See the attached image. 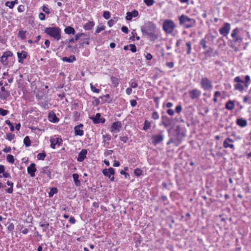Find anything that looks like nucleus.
<instances>
[{"mask_svg":"<svg viewBox=\"0 0 251 251\" xmlns=\"http://www.w3.org/2000/svg\"><path fill=\"white\" fill-rule=\"evenodd\" d=\"M141 30L143 34L149 36L151 40L157 39L158 37L155 34L156 26L153 23L150 21L145 22L141 26Z\"/></svg>","mask_w":251,"mask_h":251,"instance_id":"1","label":"nucleus"},{"mask_svg":"<svg viewBox=\"0 0 251 251\" xmlns=\"http://www.w3.org/2000/svg\"><path fill=\"white\" fill-rule=\"evenodd\" d=\"M240 31V29L238 27L234 29L231 33L232 39H229L228 41L229 47L235 51L239 50L238 48L243 42V38L238 35Z\"/></svg>","mask_w":251,"mask_h":251,"instance_id":"2","label":"nucleus"},{"mask_svg":"<svg viewBox=\"0 0 251 251\" xmlns=\"http://www.w3.org/2000/svg\"><path fill=\"white\" fill-rule=\"evenodd\" d=\"M172 137L175 142V146L177 147L180 145L185 134L181 131L179 126H177L175 129V133L171 134Z\"/></svg>","mask_w":251,"mask_h":251,"instance_id":"3","label":"nucleus"},{"mask_svg":"<svg viewBox=\"0 0 251 251\" xmlns=\"http://www.w3.org/2000/svg\"><path fill=\"white\" fill-rule=\"evenodd\" d=\"M44 32L57 41L61 39V29L58 27H46L44 29Z\"/></svg>","mask_w":251,"mask_h":251,"instance_id":"4","label":"nucleus"},{"mask_svg":"<svg viewBox=\"0 0 251 251\" xmlns=\"http://www.w3.org/2000/svg\"><path fill=\"white\" fill-rule=\"evenodd\" d=\"M179 20L180 24L184 25L187 28L194 26L196 24V21L194 19L190 18L184 15L180 16Z\"/></svg>","mask_w":251,"mask_h":251,"instance_id":"5","label":"nucleus"},{"mask_svg":"<svg viewBox=\"0 0 251 251\" xmlns=\"http://www.w3.org/2000/svg\"><path fill=\"white\" fill-rule=\"evenodd\" d=\"M163 29L167 34L173 32L176 25L175 23L171 20H165L163 23Z\"/></svg>","mask_w":251,"mask_h":251,"instance_id":"6","label":"nucleus"},{"mask_svg":"<svg viewBox=\"0 0 251 251\" xmlns=\"http://www.w3.org/2000/svg\"><path fill=\"white\" fill-rule=\"evenodd\" d=\"M201 87L204 91H210L213 87L212 82L207 77H202L201 80Z\"/></svg>","mask_w":251,"mask_h":251,"instance_id":"7","label":"nucleus"},{"mask_svg":"<svg viewBox=\"0 0 251 251\" xmlns=\"http://www.w3.org/2000/svg\"><path fill=\"white\" fill-rule=\"evenodd\" d=\"M102 173L104 176L108 177L111 181H114L115 170L113 168L110 167L108 169H104L102 170Z\"/></svg>","mask_w":251,"mask_h":251,"instance_id":"8","label":"nucleus"},{"mask_svg":"<svg viewBox=\"0 0 251 251\" xmlns=\"http://www.w3.org/2000/svg\"><path fill=\"white\" fill-rule=\"evenodd\" d=\"M234 81L236 82V83L234 85L235 90H238L240 92L243 91L244 89L243 85L244 81L241 79L240 76H236L234 78Z\"/></svg>","mask_w":251,"mask_h":251,"instance_id":"9","label":"nucleus"},{"mask_svg":"<svg viewBox=\"0 0 251 251\" xmlns=\"http://www.w3.org/2000/svg\"><path fill=\"white\" fill-rule=\"evenodd\" d=\"M230 29V25L228 23H225L223 26L219 29V32L221 35L226 36L228 34Z\"/></svg>","mask_w":251,"mask_h":251,"instance_id":"10","label":"nucleus"},{"mask_svg":"<svg viewBox=\"0 0 251 251\" xmlns=\"http://www.w3.org/2000/svg\"><path fill=\"white\" fill-rule=\"evenodd\" d=\"M172 119L167 116L161 117V122L160 125H163L166 128L172 126Z\"/></svg>","mask_w":251,"mask_h":251,"instance_id":"11","label":"nucleus"},{"mask_svg":"<svg viewBox=\"0 0 251 251\" xmlns=\"http://www.w3.org/2000/svg\"><path fill=\"white\" fill-rule=\"evenodd\" d=\"M189 94L192 100L199 99L201 95V92L198 89H194L189 91Z\"/></svg>","mask_w":251,"mask_h":251,"instance_id":"12","label":"nucleus"},{"mask_svg":"<svg viewBox=\"0 0 251 251\" xmlns=\"http://www.w3.org/2000/svg\"><path fill=\"white\" fill-rule=\"evenodd\" d=\"M152 139V143L156 145L163 141L164 138V135L160 133L156 135H153L151 136Z\"/></svg>","mask_w":251,"mask_h":251,"instance_id":"13","label":"nucleus"},{"mask_svg":"<svg viewBox=\"0 0 251 251\" xmlns=\"http://www.w3.org/2000/svg\"><path fill=\"white\" fill-rule=\"evenodd\" d=\"M50 147L52 149H55V146L58 145L60 146L62 144V140L60 138H53L50 137Z\"/></svg>","mask_w":251,"mask_h":251,"instance_id":"14","label":"nucleus"},{"mask_svg":"<svg viewBox=\"0 0 251 251\" xmlns=\"http://www.w3.org/2000/svg\"><path fill=\"white\" fill-rule=\"evenodd\" d=\"M36 165L35 163H31L27 168L28 174L31 177L35 176V173L36 171Z\"/></svg>","mask_w":251,"mask_h":251,"instance_id":"15","label":"nucleus"},{"mask_svg":"<svg viewBox=\"0 0 251 251\" xmlns=\"http://www.w3.org/2000/svg\"><path fill=\"white\" fill-rule=\"evenodd\" d=\"M27 52L24 50H23L21 52H18L17 56L18 58L19 63L23 64L24 63V59L27 57Z\"/></svg>","mask_w":251,"mask_h":251,"instance_id":"16","label":"nucleus"},{"mask_svg":"<svg viewBox=\"0 0 251 251\" xmlns=\"http://www.w3.org/2000/svg\"><path fill=\"white\" fill-rule=\"evenodd\" d=\"M122 124L121 122L117 121L114 122L112 124L111 126V132H115L116 131L117 132L120 131V128L122 127Z\"/></svg>","mask_w":251,"mask_h":251,"instance_id":"17","label":"nucleus"},{"mask_svg":"<svg viewBox=\"0 0 251 251\" xmlns=\"http://www.w3.org/2000/svg\"><path fill=\"white\" fill-rule=\"evenodd\" d=\"M87 154V151L86 149L82 150L78 153V157L77 158V160L78 162L83 161L85 159V158H86Z\"/></svg>","mask_w":251,"mask_h":251,"instance_id":"18","label":"nucleus"},{"mask_svg":"<svg viewBox=\"0 0 251 251\" xmlns=\"http://www.w3.org/2000/svg\"><path fill=\"white\" fill-rule=\"evenodd\" d=\"M49 120L53 123H57L59 121L58 118L57 117L56 114L52 111H50L48 116Z\"/></svg>","mask_w":251,"mask_h":251,"instance_id":"19","label":"nucleus"},{"mask_svg":"<svg viewBox=\"0 0 251 251\" xmlns=\"http://www.w3.org/2000/svg\"><path fill=\"white\" fill-rule=\"evenodd\" d=\"M236 124L241 127H245L247 126L248 123L246 120L239 118L236 120Z\"/></svg>","mask_w":251,"mask_h":251,"instance_id":"20","label":"nucleus"},{"mask_svg":"<svg viewBox=\"0 0 251 251\" xmlns=\"http://www.w3.org/2000/svg\"><path fill=\"white\" fill-rule=\"evenodd\" d=\"M233 142V140L232 139H231L230 138H227L225 139V140L224 141V142L223 143V147L225 148H230L231 149H233L234 145L232 144H229V142Z\"/></svg>","mask_w":251,"mask_h":251,"instance_id":"21","label":"nucleus"},{"mask_svg":"<svg viewBox=\"0 0 251 251\" xmlns=\"http://www.w3.org/2000/svg\"><path fill=\"white\" fill-rule=\"evenodd\" d=\"M62 60L64 62H67L68 63H72L74 61L76 60V57L75 55H70L69 57H63L62 58Z\"/></svg>","mask_w":251,"mask_h":251,"instance_id":"22","label":"nucleus"},{"mask_svg":"<svg viewBox=\"0 0 251 251\" xmlns=\"http://www.w3.org/2000/svg\"><path fill=\"white\" fill-rule=\"evenodd\" d=\"M234 101L233 100H229L226 102L225 104V108L228 110H231L234 108Z\"/></svg>","mask_w":251,"mask_h":251,"instance_id":"23","label":"nucleus"},{"mask_svg":"<svg viewBox=\"0 0 251 251\" xmlns=\"http://www.w3.org/2000/svg\"><path fill=\"white\" fill-rule=\"evenodd\" d=\"M74 182L76 186H80L81 185L80 181L79 180V175L77 174H73L72 175Z\"/></svg>","mask_w":251,"mask_h":251,"instance_id":"24","label":"nucleus"},{"mask_svg":"<svg viewBox=\"0 0 251 251\" xmlns=\"http://www.w3.org/2000/svg\"><path fill=\"white\" fill-rule=\"evenodd\" d=\"M64 32H65L66 34L69 35L75 34V29L73 27L70 26H67L64 29Z\"/></svg>","mask_w":251,"mask_h":251,"instance_id":"25","label":"nucleus"},{"mask_svg":"<svg viewBox=\"0 0 251 251\" xmlns=\"http://www.w3.org/2000/svg\"><path fill=\"white\" fill-rule=\"evenodd\" d=\"M100 98L102 100L103 102H107L110 103L112 101V99H111V97L109 94H106L105 95L100 96Z\"/></svg>","mask_w":251,"mask_h":251,"instance_id":"26","label":"nucleus"},{"mask_svg":"<svg viewBox=\"0 0 251 251\" xmlns=\"http://www.w3.org/2000/svg\"><path fill=\"white\" fill-rule=\"evenodd\" d=\"M101 115L100 113H98L96 114L95 116L91 117V119L93 121L94 124H99Z\"/></svg>","mask_w":251,"mask_h":251,"instance_id":"27","label":"nucleus"},{"mask_svg":"<svg viewBox=\"0 0 251 251\" xmlns=\"http://www.w3.org/2000/svg\"><path fill=\"white\" fill-rule=\"evenodd\" d=\"M42 173L46 174L49 178H51V172L49 169L48 166L44 167L42 168Z\"/></svg>","mask_w":251,"mask_h":251,"instance_id":"28","label":"nucleus"},{"mask_svg":"<svg viewBox=\"0 0 251 251\" xmlns=\"http://www.w3.org/2000/svg\"><path fill=\"white\" fill-rule=\"evenodd\" d=\"M6 184L8 186H9L10 187L6 190V191L7 193L9 194H11L13 193V186L14 183L13 182L10 181L9 180H8L6 182Z\"/></svg>","mask_w":251,"mask_h":251,"instance_id":"29","label":"nucleus"},{"mask_svg":"<svg viewBox=\"0 0 251 251\" xmlns=\"http://www.w3.org/2000/svg\"><path fill=\"white\" fill-rule=\"evenodd\" d=\"M94 26V23L93 22L89 21L86 23L83 26V28L85 30H90Z\"/></svg>","mask_w":251,"mask_h":251,"instance_id":"30","label":"nucleus"},{"mask_svg":"<svg viewBox=\"0 0 251 251\" xmlns=\"http://www.w3.org/2000/svg\"><path fill=\"white\" fill-rule=\"evenodd\" d=\"M10 95V92L9 91H7L4 92H1L0 94V97L1 100H6Z\"/></svg>","mask_w":251,"mask_h":251,"instance_id":"31","label":"nucleus"},{"mask_svg":"<svg viewBox=\"0 0 251 251\" xmlns=\"http://www.w3.org/2000/svg\"><path fill=\"white\" fill-rule=\"evenodd\" d=\"M75 130V135H78V136H82L84 134V132L82 130L80 129V128H79L76 126L74 128Z\"/></svg>","mask_w":251,"mask_h":251,"instance_id":"32","label":"nucleus"},{"mask_svg":"<svg viewBox=\"0 0 251 251\" xmlns=\"http://www.w3.org/2000/svg\"><path fill=\"white\" fill-rule=\"evenodd\" d=\"M24 144L25 147H29L31 145V141L29 139V136H26L24 139Z\"/></svg>","mask_w":251,"mask_h":251,"instance_id":"33","label":"nucleus"},{"mask_svg":"<svg viewBox=\"0 0 251 251\" xmlns=\"http://www.w3.org/2000/svg\"><path fill=\"white\" fill-rule=\"evenodd\" d=\"M26 31L21 30L18 32V37L20 38L21 40H24L25 39V33Z\"/></svg>","mask_w":251,"mask_h":251,"instance_id":"34","label":"nucleus"},{"mask_svg":"<svg viewBox=\"0 0 251 251\" xmlns=\"http://www.w3.org/2000/svg\"><path fill=\"white\" fill-rule=\"evenodd\" d=\"M213 49L211 48V47H209L207 50H206L204 52V54L207 56L208 57H211V56H212V55L211 54V53L213 52ZM214 55H213V56H214Z\"/></svg>","mask_w":251,"mask_h":251,"instance_id":"35","label":"nucleus"},{"mask_svg":"<svg viewBox=\"0 0 251 251\" xmlns=\"http://www.w3.org/2000/svg\"><path fill=\"white\" fill-rule=\"evenodd\" d=\"M58 192L57 189L56 187H52L50 189L49 193V196L52 197L54 194H56Z\"/></svg>","mask_w":251,"mask_h":251,"instance_id":"36","label":"nucleus"},{"mask_svg":"<svg viewBox=\"0 0 251 251\" xmlns=\"http://www.w3.org/2000/svg\"><path fill=\"white\" fill-rule=\"evenodd\" d=\"M150 126H151V122H149L147 120H146L144 124L143 130L146 131L150 127Z\"/></svg>","mask_w":251,"mask_h":251,"instance_id":"37","label":"nucleus"},{"mask_svg":"<svg viewBox=\"0 0 251 251\" xmlns=\"http://www.w3.org/2000/svg\"><path fill=\"white\" fill-rule=\"evenodd\" d=\"M6 159L10 163L13 164L14 162V156L11 154H8L6 157Z\"/></svg>","mask_w":251,"mask_h":251,"instance_id":"38","label":"nucleus"},{"mask_svg":"<svg viewBox=\"0 0 251 251\" xmlns=\"http://www.w3.org/2000/svg\"><path fill=\"white\" fill-rule=\"evenodd\" d=\"M46 156V154L45 151L39 153L37 155V158L39 160H44L45 159V157Z\"/></svg>","mask_w":251,"mask_h":251,"instance_id":"39","label":"nucleus"},{"mask_svg":"<svg viewBox=\"0 0 251 251\" xmlns=\"http://www.w3.org/2000/svg\"><path fill=\"white\" fill-rule=\"evenodd\" d=\"M168 133L169 134L170 139H169V141L167 143V145H168L171 143H173L175 145V142L174 140V139H173V138L172 137L171 133V129L168 130Z\"/></svg>","mask_w":251,"mask_h":251,"instance_id":"40","label":"nucleus"},{"mask_svg":"<svg viewBox=\"0 0 251 251\" xmlns=\"http://www.w3.org/2000/svg\"><path fill=\"white\" fill-rule=\"evenodd\" d=\"M187 48V54H190L191 53V43L190 42H187L186 43Z\"/></svg>","mask_w":251,"mask_h":251,"instance_id":"41","label":"nucleus"},{"mask_svg":"<svg viewBox=\"0 0 251 251\" xmlns=\"http://www.w3.org/2000/svg\"><path fill=\"white\" fill-rule=\"evenodd\" d=\"M5 123L7 125H8L10 127V129L11 131H14L15 129V127L13 125V124L11 123V122L9 120H6L5 121Z\"/></svg>","mask_w":251,"mask_h":251,"instance_id":"42","label":"nucleus"},{"mask_svg":"<svg viewBox=\"0 0 251 251\" xmlns=\"http://www.w3.org/2000/svg\"><path fill=\"white\" fill-rule=\"evenodd\" d=\"M134 175L137 176H140L142 174V171L139 168H136L134 171Z\"/></svg>","mask_w":251,"mask_h":251,"instance_id":"43","label":"nucleus"},{"mask_svg":"<svg viewBox=\"0 0 251 251\" xmlns=\"http://www.w3.org/2000/svg\"><path fill=\"white\" fill-rule=\"evenodd\" d=\"M144 2L148 6H151L155 3L154 0H144Z\"/></svg>","mask_w":251,"mask_h":251,"instance_id":"44","label":"nucleus"},{"mask_svg":"<svg viewBox=\"0 0 251 251\" xmlns=\"http://www.w3.org/2000/svg\"><path fill=\"white\" fill-rule=\"evenodd\" d=\"M110 16L111 14L108 11H105L103 13V17L106 20L109 19L110 18Z\"/></svg>","mask_w":251,"mask_h":251,"instance_id":"45","label":"nucleus"},{"mask_svg":"<svg viewBox=\"0 0 251 251\" xmlns=\"http://www.w3.org/2000/svg\"><path fill=\"white\" fill-rule=\"evenodd\" d=\"M14 138L15 135L11 133H9L6 134V139L10 141H12Z\"/></svg>","mask_w":251,"mask_h":251,"instance_id":"46","label":"nucleus"},{"mask_svg":"<svg viewBox=\"0 0 251 251\" xmlns=\"http://www.w3.org/2000/svg\"><path fill=\"white\" fill-rule=\"evenodd\" d=\"M129 84H130V86L131 88H136L138 86V83L137 82L132 79L130 80V82H129Z\"/></svg>","mask_w":251,"mask_h":251,"instance_id":"47","label":"nucleus"},{"mask_svg":"<svg viewBox=\"0 0 251 251\" xmlns=\"http://www.w3.org/2000/svg\"><path fill=\"white\" fill-rule=\"evenodd\" d=\"M91 90L94 93H99L100 92V89L96 88V87L92 84H90Z\"/></svg>","mask_w":251,"mask_h":251,"instance_id":"48","label":"nucleus"},{"mask_svg":"<svg viewBox=\"0 0 251 251\" xmlns=\"http://www.w3.org/2000/svg\"><path fill=\"white\" fill-rule=\"evenodd\" d=\"M9 113L8 110L0 108V115L4 116Z\"/></svg>","mask_w":251,"mask_h":251,"instance_id":"49","label":"nucleus"},{"mask_svg":"<svg viewBox=\"0 0 251 251\" xmlns=\"http://www.w3.org/2000/svg\"><path fill=\"white\" fill-rule=\"evenodd\" d=\"M13 55V53L10 51H6L4 52L2 56H4L5 57L8 58L9 57H11Z\"/></svg>","mask_w":251,"mask_h":251,"instance_id":"50","label":"nucleus"},{"mask_svg":"<svg viewBox=\"0 0 251 251\" xmlns=\"http://www.w3.org/2000/svg\"><path fill=\"white\" fill-rule=\"evenodd\" d=\"M129 47H130V50L132 52L134 53L136 52V47L134 44H130L129 45Z\"/></svg>","mask_w":251,"mask_h":251,"instance_id":"51","label":"nucleus"},{"mask_svg":"<svg viewBox=\"0 0 251 251\" xmlns=\"http://www.w3.org/2000/svg\"><path fill=\"white\" fill-rule=\"evenodd\" d=\"M0 58L1 62L4 65H6L8 64L7 58L2 55Z\"/></svg>","mask_w":251,"mask_h":251,"instance_id":"52","label":"nucleus"},{"mask_svg":"<svg viewBox=\"0 0 251 251\" xmlns=\"http://www.w3.org/2000/svg\"><path fill=\"white\" fill-rule=\"evenodd\" d=\"M113 152V150H105V151L104 152V155L105 157H107V156H108L109 155H111Z\"/></svg>","mask_w":251,"mask_h":251,"instance_id":"53","label":"nucleus"},{"mask_svg":"<svg viewBox=\"0 0 251 251\" xmlns=\"http://www.w3.org/2000/svg\"><path fill=\"white\" fill-rule=\"evenodd\" d=\"M182 106L180 104L177 105L175 109V111L176 113H180L182 111Z\"/></svg>","mask_w":251,"mask_h":251,"instance_id":"54","label":"nucleus"},{"mask_svg":"<svg viewBox=\"0 0 251 251\" xmlns=\"http://www.w3.org/2000/svg\"><path fill=\"white\" fill-rule=\"evenodd\" d=\"M93 99H94V100L92 101L93 104L96 106L99 105L100 103V101L99 99L96 97H93Z\"/></svg>","mask_w":251,"mask_h":251,"instance_id":"55","label":"nucleus"},{"mask_svg":"<svg viewBox=\"0 0 251 251\" xmlns=\"http://www.w3.org/2000/svg\"><path fill=\"white\" fill-rule=\"evenodd\" d=\"M200 44L204 49L207 48V46L206 44V41L204 39H202L200 41Z\"/></svg>","mask_w":251,"mask_h":251,"instance_id":"56","label":"nucleus"},{"mask_svg":"<svg viewBox=\"0 0 251 251\" xmlns=\"http://www.w3.org/2000/svg\"><path fill=\"white\" fill-rule=\"evenodd\" d=\"M104 29H105V26L103 25H102L101 26H98L96 30L95 33H99L102 30H103Z\"/></svg>","mask_w":251,"mask_h":251,"instance_id":"57","label":"nucleus"},{"mask_svg":"<svg viewBox=\"0 0 251 251\" xmlns=\"http://www.w3.org/2000/svg\"><path fill=\"white\" fill-rule=\"evenodd\" d=\"M42 10L47 14H49L50 13L49 8L47 7L46 5H43L42 6Z\"/></svg>","mask_w":251,"mask_h":251,"instance_id":"58","label":"nucleus"},{"mask_svg":"<svg viewBox=\"0 0 251 251\" xmlns=\"http://www.w3.org/2000/svg\"><path fill=\"white\" fill-rule=\"evenodd\" d=\"M5 5L10 9H12L14 7L12 1H7L5 2Z\"/></svg>","mask_w":251,"mask_h":251,"instance_id":"59","label":"nucleus"},{"mask_svg":"<svg viewBox=\"0 0 251 251\" xmlns=\"http://www.w3.org/2000/svg\"><path fill=\"white\" fill-rule=\"evenodd\" d=\"M132 18H133V17L131 15V13H130V12H127L126 13V19L127 21H131Z\"/></svg>","mask_w":251,"mask_h":251,"instance_id":"60","label":"nucleus"},{"mask_svg":"<svg viewBox=\"0 0 251 251\" xmlns=\"http://www.w3.org/2000/svg\"><path fill=\"white\" fill-rule=\"evenodd\" d=\"M40 226L42 227H43V231H46V230L48 228L49 226V223H45V224H42L40 225Z\"/></svg>","mask_w":251,"mask_h":251,"instance_id":"61","label":"nucleus"},{"mask_svg":"<svg viewBox=\"0 0 251 251\" xmlns=\"http://www.w3.org/2000/svg\"><path fill=\"white\" fill-rule=\"evenodd\" d=\"M159 115L156 111L153 112L152 114L151 118L154 120H157L159 119Z\"/></svg>","mask_w":251,"mask_h":251,"instance_id":"62","label":"nucleus"},{"mask_svg":"<svg viewBox=\"0 0 251 251\" xmlns=\"http://www.w3.org/2000/svg\"><path fill=\"white\" fill-rule=\"evenodd\" d=\"M7 229L9 231H12L14 229V225L13 223H9L7 226Z\"/></svg>","mask_w":251,"mask_h":251,"instance_id":"63","label":"nucleus"},{"mask_svg":"<svg viewBox=\"0 0 251 251\" xmlns=\"http://www.w3.org/2000/svg\"><path fill=\"white\" fill-rule=\"evenodd\" d=\"M120 139L121 141L123 142L124 143H126L128 140V138L127 136H121L120 137Z\"/></svg>","mask_w":251,"mask_h":251,"instance_id":"64","label":"nucleus"}]
</instances>
